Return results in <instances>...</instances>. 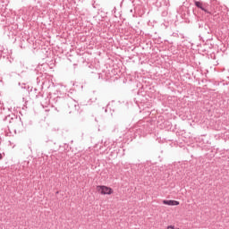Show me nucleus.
Listing matches in <instances>:
<instances>
[{"mask_svg":"<svg viewBox=\"0 0 229 229\" xmlns=\"http://www.w3.org/2000/svg\"><path fill=\"white\" fill-rule=\"evenodd\" d=\"M3 159V155L2 154H0V160H2Z\"/></svg>","mask_w":229,"mask_h":229,"instance_id":"5","label":"nucleus"},{"mask_svg":"<svg viewBox=\"0 0 229 229\" xmlns=\"http://www.w3.org/2000/svg\"><path fill=\"white\" fill-rule=\"evenodd\" d=\"M163 205H168L169 207H178L180 201L177 200H163Z\"/></svg>","mask_w":229,"mask_h":229,"instance_id":"2","label":"nucleus"},{"mask_svg":"<svg viewBox=\"0 0 229 229\" xmlns=\"http://www.w3.org/2000/svg\"><path fill=\"white\" fill-rule=\"evenodd\" d=\"M97 192L102 196H111V194H114V189L105 185H98Z\"/></svg>","mask_w":229,"mask_h":229,"instance_id":"1","label":"nucleus"},{"mask_svg":"<svg viewBox=\"0 0 229 229\" xmlns=\"http://www.w3.org/2000/svg\"><path fill=\"white\" fill-rule=\"evenodd\" d=\"M166 228L167 229H174V225H168Z\"/></svg>","mask_w":229,"mask_h":229,"instance_id":"4","label":"nucleus"},{"mask_svg":"<svg viewBox=\"0 0 229 229\" xmlns=\"http://www.w3.org/2000/svg\"><path fill=\"white\" fill-rule=\"evenodd\" d=\"M177 229H180V228H177Z\"/></svg>","mask_w":229,"mask_h":229,"instance_id":"6","label":"nucleus"},{"mask_svg":"<svg viewBox=\"0 0 229 229\" xmlns=\"http://www.w3.org/2000/svg\"><path fill=\"white\" fill-rule=\"evenodd\" d=\"M195 4L198 8H200V10L207 12V10H205V8H203V4L201 2H195Z\"/></svg>","mask_w":229,"mask_h":229,"instance_id":"3","label":"nucleus"}]
</instances>
